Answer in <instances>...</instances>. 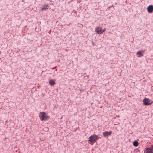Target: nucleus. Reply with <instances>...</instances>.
Segmentation results:
<instances>
[{
    "instance_id": "12",
    "label": "nucleus",
    "mask_w": 153,
    "mask_h": 153,
    "mask_svg": "<svg viewBox=\"0 0 153 153\" xmlns=\"http://www.w3.org/2000/svg\"><path fill=\"white\" fill-rule=\"evenodd\" d=\"M106 29L104 28V29H101V33H102L104 32L105 30Z\"/></svg>"
},
{
    "instance_id": "7",
    "label": "nucleus",
    "mask_w": 153,
    "mask_h": 153,
    "mask_svg": "<svg viewBox=\"0 0 153 153\" xmlns=\"http://www.w3.org/2000/svg\"><path fill=\"white\" fill-rule=\"evenodd\" d=\"M145 52V50H140L138 51L137 53V54L138 55V57H140L141 56H143V54Z\"/></svg>"
},
{
    "instance_id": "11",
    "label": "nucleus",
    "mask_w": 153,
    "mask_h": 153,
    "mask_svg": "<svg viewBox=\"0 0 153 153\" xmlns=\"http://www.w3.org/2000/svg\"><path fill=\"white\" fill-rule=\"evenodd\" d=\"M138 145V142L136 141H134L133 143V145L135 147H137Z\"/></svg>"
},
{
    "instance_id": "5",
    "label": "nucleus",
    "mask_w": 153,
    "mask_h": 153,
    "mask_svg": "<svg viewBox=\"0 0 153 153\" xmlns=\"http://www.w3.org/2000/svg\"><path fill=\"white\" fill-rule=\"evenodd\" d=\"M112 133V131H106L102 132L103 136L104 137H108L110 136Z\"/></svg>"
},
{
    "instance_id": "4",
    "label": "nucleus",
    "mask_w": 153,
    "mask_h": 153,
    "mask_svg": "<svg viewBox=\"0 0 153 153\" xmlns=\"http://www.w3.org/2000/svg\"><path fill=\"white\" fill-rule=\"evenodd\" d=\"M151 146L150 147H146L144 150L145 153H153Z\"/></svg>"
},
{
    "instance_id": "1",
    "label": "nucleus",
    "mask_w": 153,
    "mask_h": 153,
    "mask_svg": "<svg viewBox=\"0 0 153 153\" xmlns=\"http://www.w3.org/2000/svg\"><path fill=\"white\" fill-rule=\"evenodd\" d=\"M99 138V137L98 135L94 134L89 137L88 141L91 143H94Z\"/></svg>"
},
{
    "instance_id": "8",
    "label": "nucleus",
    "mask_w": 153,
    "mask_h": 153,
    "mask_svg": "<svg viewBox=\"0 0 153 153\" xmlns=\"http://www.w3.org/2000/svg\"><path fill=\"white\" fill-rule=\"evenodd\" d=\"M95 31L97 34H100L101 33V27H97L95 28Z\"/></svg>"
},
{
    "instance_id": "10",
    "label": "nucleus",
    "mask_w": 153,
    "mask_h": 153,
    "mask_svg": "<svg viewBox=\"0 0 153 153\" xmlns=\"http://www.w3.org/2000/svg\"><path fill=\"white\" fill-rule=\"evenodd\" d=\"M49 83L51 85L53 86L54 85L55 82L53 79H51L49 82Z\"/></svg>"
},
{
    "instance_id": "6",
    "label": "nucleus",
    "mask_w": 153,
    "mask_h": 153,
    "mask_svg": "<svg viewBox=\"0 0 153 153\" xmlns=\"http://www.w3.org/2000/svg\"><path fill=\"white\" fill-rule=\"evenodd\" d=\"M147 10L149 13H152L153 11V6L152 5L149 6L147 8Z\"/></svg>"
},
{
    "instance_id": "2",
    "label": "nucleus",
    "mask_w": 153,
    "mask_h": 153,
    "mask_svg": "<svg viewBox=\"0 0 153 153\" xmlns=\"http://www.w3.org/2000/svg\"><path fill=\"white\" fill-rule=\"evenodd\" d=\"M39 117L40 118V120L41 121L46 120L48 118V117L46 115L45 112H43L40 113Z\"/></svg>"
},
{
    "instance_id": "3",
    "label": "nucleus",
    "mask_w": 153,
    "mask_h": 153,
    "mask_svg": "<svg viewBox=\"0 0 153 153\" xmlns=\"http://www.w3.org/2000/svg\"><path fill=\"white\" fill-rule=\"evenodd\" d=\"M143 104L144 105H150L153 103V101H151L149 98H145L143 100Z\"/></svg>"
},
{
    "instance_id": "9",
    "label": "nucleus",
    "mask_w": 153,
    "mask_h": 153,
    "mask_svg": "<svg viewBox=\"0 0 153 153\" xmlns=\"http://www.w3.org/2000/svg\"><path fill=\"white\" fill-rule=\"evenodd\" d=\"M48 7H49V6L48 4H44L42 5V7H41L40 8L41 9V10L42 11L46 9H48Z\"/></svg>"
}]
</instances>
